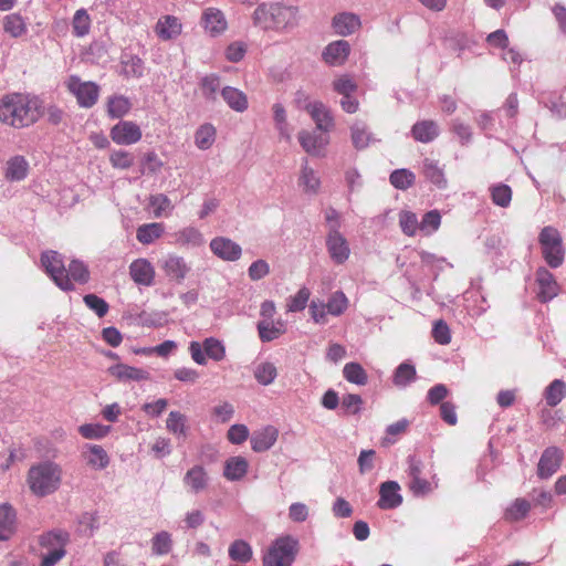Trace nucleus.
Wrapping results in <instances>:
<instances>
[{
  "mask_svg": "<svg viewBox=\"0 0 566 566\" xmlns=\"http://www.w3.org/2000/svg\"><path fill=\"white\" fill-rule=\"evenodd\" d=\"M407 463V475L409 478L408 488L412 495L416 497H424L431 494L434 489L438 488V480L433 476V481L430 482L422 476L424 469L422 460L416 455H409Z\"/></svg>",
  "mask_w": 566,
  "mask_h": 566,
  "instance_id": "423d86ee",
  "label": "nucleus"
},
{
  "mask_svg": "<svg viewBox=\"0 0 566 566\" xmlns=\"http://www.w3.org/2000/svg\"><path fill=\"white\" fill-rule=\"evenodd\" d=\"M164 233V224L154 222L143 224L137 229L136 238L143 244H150Z\"/></svg>",
  "mask_w": 566,
  "mask_h": 566,
  "instance_id": "37998d69",
  "label": "nucleus"
},
{
  "mask_svg": "<svg viewBox=\"0 0 566 566\" xmlns=\"http://www.w3.org/2000/svg\"><path fill=\"white\" fill-rule=\"evenodd\" d=\"M41 263L46 274L53 282L63 291H71L74 289L73 283L70 281L64 264V260L56 251H46L41 255Z\"/></svg>",
  "mask_w": 566,
  "mask_h": 566,
  "instance_id": "6e6552de",
  "label": "nucleus"
},
{
  "mask_svg": "<svg viewBox=\"0 0 566 566\" xmlns=\"http://www.w3.org/2000/svg\"><path fill=\"white\" fill-rule=\"evenodd\" d=\"M211 252L219 259L227 262H235L242 255L240 244L227 237H216L210 241Z\"/></svg>",
  "mask_w": 566,
  "mask_h": 566,
  "instance_id": "f8f14e48",
  "label": "nucleus"
},
{
  "mask_svg": "<svg viewBox=\"0 0 566 566\" xmlns=\"http://www.w3.org/2000/svg\"><path fill=\"white\" fill-rule=\"evenodd\" d=\"M65 274H67L71 282L73 280L80 283H85L90 277L87 266L77 260H73L69 264V269L66 270Z\"/></svg>",
  "mask_w": 566,
  "mask_h": 566,
  "instance_id": "e2e57ef3",
  "label": "nucleus"
},
{
  "mask_svg": "<svg viewBox=\"0 0 566 566\" xmlns=\"http://www.w3.org/2000/svg\"><path fill=\"white\" fill-rule=\"evenodd\" d=\"M419 223V230L426 235H429L439 229L441 223V216L439 211L431 210L423 214L422 220Z\"/></svg>",
  "mask_w": 566,
  "mask_h": 566,
  "instance_id": "052dcab7",
  "label": "nucleus"
},
{
  "mask_svg": "<svg viewBox=\"0 0 566 566\" xmlns=\"http://www.w3.org/2000/svg\"><path fill=\"white\" fill-rule=\"evenodd\" d=\"M83 449L87 465L94 470H104L109 464V457L102 446L86 443Z\"/></svg>",
  "mask_w": 566,
  "mask_h": 566,
  "instance_id": "b1692460",
  "label": "nucleus"
},
{
  "mask_svg": "<svg viewBox=\"0 0 566 566\" xmlns=\"http://www.w3.org/2000/svg\"><path fill=\"white\" fill-rule=\"evenodd\" d=\"M253 375L260 385L269 386L275 380L277 369L273 363L263 361L256 365Z\"/></svg>",
  "mask_w": 566,
  "mask_h": 566,
  "instance_id": "09e8293b",
  "label": "nucleus"
},
{
  "mask_svg": "<svg viewBox=\"0 0 566 566\" xmlns=\"http://www.w3.org/2000/svg\"><path fill=\"white\" fill-rule=\"evenodd\" d=\"M73 34L83 38L88 34L91 29V18L85 9H78L72 20Z\"/></svg>",
  "mask_w": 566,
  "mask_h": 566,
  "instance_id": "3c124183",
  "label": "nucleus"
},
{
  "mask_svg": "<svg viewBox=\"0 0 566 566\" xmlns=\"http://www.w3.org/2000/svg\"><path fill=\"white\" fill-rule=\"evenodd\" d=\"M159 266L165 276L177 284H181L191 271L190 264L184 256L175 253H168L159 261Z\"/></svg>",
  "mask_w": 566,
  "mask_h": 566,
  "instance_id": "9d476101",
  "label": "nucleus"
},
{
  "mask_svg": "<svg viewBox=\"0 0 566 566\" xmlns=\"http://www.w3.org/2000/svg\"><path fill=\"white\" fill-rule=\"evenodd\" d=\"M217 132L212 124L201 125L195 133V144L201 150L209 149L216 142Z\"/></svg>",
  "mask_w": 566,
  "mask_h": 566,
  "instance_id": "4c0bfd02",
  "label": "nucleus"
},
{
  "mask_svg": "<svg viewBox=\"0 0 566 566\" xmlns=\"http://www.w3.org/2000/svg\"><path fill=\"white\" fill-rule=\"evenodd\" d=\"M416 379V368L409 363L400 364L394 373L392 382L395 386L405 388Z\"/></svg>",
  "mask_w": 566,
  "mask_h": 566,
  "instance_id": "a18cd8bd",
  "label": "nucleus"
},
{
  "mask_svg": "<svg viewBox=\"0 0 566 566\" xmlns=\"http://www.w3.org/2000/svg\"><path fill=\"white\" fill-rule=\"evenodd\" d=\"M298 549V542L292 536L277 538L263 557V566H291Z\"/></svg>",
  "mask_w": 566,
  "mask_h": 566,
  "instance_id": "39448f33",
  "label": "nucleus"
},
{
  "mask_svg": "<svg viewBox=\"0 0 566 566\" xmlns=\"http://www.w3.org/2000/svg\"><path fill=\"white\" fill-rule=\"evenodd\" d=\"M129 275L136 284L150 286L155 280V268L147 259L140 258L130 263Z\"/></svg>",
  "mask_w": 566,
  "mask_h": 566,
  "instance_id": "f3484780",
  "label": "nucleus"
},
{
  "mask_svg": "<svg viewBox=\"0 0 566 566\" xmlns=\"http://www.w3.org/2000/svg\"><path fill=\"white\" fill-rule=\"evenodd\" d=\"M277 434V430L272 426H268L262 430L254 432L251 437L252 450L255 452H264L269 450L276 442Z\"/></svg>",
  "mask_w": 566,
  "mask_h": 566,
  "instance_id": "bb28decb",
  "label": "nucleus"
},
{
  "mask_svg": "<svg viewBox=\"0 0 566 566\" xmlns=\"http://www.w3.org/2000/svg\"><path fill=\"white\" fill-rule=\"evenodd\" d=\"M111 431L109 426L101 423H85L78 427V432L85 439H103Z\"/></svg>",
  "mask_w": 566,
  "mask_h": 566,
  "instance_id": "13d9d810",
  "label": "nucleus"
},
{
  "mask_svg": "<svg viewBox=\"0 0 566 566\" xmlns=\"http://www.w3.org/2000/svg\"><path fill=\"white\" fill-rule=\"evenodd\" d=\"M344 378L355 385L364 386L367 384V373L358 363H347L343 368Z\"/></svg>",
  "mask_w": 566,
  "mask_h": 566,
  "instance_id": "49530a36",
  "label": "nucleus"
},
{
  "mask_svg": "<svg viewBox=\"0 0 566 566\" xmlns=\"http://www.w3.org/2000/svg\"><path fill=\"white\" fill-rule=\"evenodd\" d=\"M491 198L494 205L506 208L512 200V189L510 186L499 182L490 187Z\"/></svg>",
  "mask_w": 566,
  "mask_h": 566,
  "instance_id": "8fccbe9b",
  "label": "nucleus"
},
{
  "mask_svg": "<svg viewBox=\"0 0 566 566\" xmlns=\"http://www.w3.org/2000/svg\"><path fill=\"white\" fill-rule=\"evenodd\" d=\"M566 395V384L562 379L553 380L544 391V398L549 407H556Z\"/></svg>",
  "mask_w": 566,
  "mask_h": 566,
  "instance_id": "79ce46f5",
  "label": "nucleus"
},
{
  "mask_svg": "<svg viewBox=\"0 0 566 566\" xmlns=\"http://www.w3.org/2000/svg\"><path fill=\"white\" fill-rule=\"evenodd\" d=\"M333 88L339 95L354 94L357 91V84L349 75H342L333 82Z\"/></svg>",
  "mask_w": 566,
  "mask_h": 566,
  "instance_id": "338daca9",
  "label": "nucleus"
},
{
  "mask_svg": "<svg viewBox=\"0 0 566 566\" xmlns=\"http://www.w3.org/2000/svg\"><path fill=\"white\" fill-rule=\"evenodd\" d=\"M563 452L556 447L546 448L537 464V475L539 479L546 480L558 471L563 461Z\"/></svg>",
  "mask_w": 566,
  "mask_h": 566,
  "instance_id": "ddd939ff",
  "label": "nucleus"
},
{
  "mask_svg": "<svg viewBox=\"0 0 566 566\" xmlns=\"http://www.w3.org/2000/svg\"><path fill=\"white\" fill-rule=\"evenodd\" d=\"M163 161L155 151L145 154L142 159V172L144 175H156L159 174L163 167Z\"/></svg>",
  "mask_w": 566,
  "mask_h": 566,
  "instance_id": "680f3d73",
  "label": "nucleus"
},
{
  "mask_svg": "<svg viewBox=\"0 0 566 566\" xmlns=\"http://www.w3.org/2000/svg\"><path fill=\"white\" fill-rule=\"evenodd\" d=\"M172 548V539L171 535L166 532L161 531L158 532L151 539V551L153 554L161 556L167 555Z\"/></svg>",
  "mask_w": 566,
  "mask_h": 566,
  "instance_id": "864d4df0",
  "label": "nucleus"
},
{
  "mask_svg": "<svg viewBox=\"0 0 566 566\" xmlns=\"http://www.w3.org/2000/svg\"><path fill=\"white\" fill-rule=\"evenodd\" d=\"M311 292L307 287H302L297 291L294 296H291L287 301L289 312H301L306 307L310 300Z\"/></svg>",
  "mask_w": 566,
  "mask_h": 566,
  "instance_id": "0e129e2a",
  "label": "nucleus"
},
{
  "mask_svg": "<svg viewBox=\"0 0 566 566\" xmlns=\"http://www.w3.org/2000/svg\"><path fill=\"white\" fill-rule=\"evenodd\" d=\"M3 30L12 38H20L27 33L28 28L24 19L18 13H11L3 19Z\"/></svg>",
  "mask_w": 566,
  "mask_h": 566,
  "instance_id": "58836bf2",
  "label": "nucleus"
},
{
  "mask_svg": "<svg viewBox=\"0 0 566 566\" xmlns=\"http://www.w3.org/2000/svg\"><path fill=\"white\" fill-rule=\"evenodd\" d=\"M305 109L308 112L312 119L315 122V129L328 133L334 126L333 116L327 106L324 105L322 102L314 101L313 103H306Z\"/></svg>",
  "mask_w": 566,
  "mask_h": 566,
  "instance_id": "aec40b11",
  "label": "nucleus"
},
{
  "mask_svg": "<svg viewBox=\"0 0 566 566\" xmlns=\"http://www.w3.org/2000/svg\"><path fill=\"white\" fill-rule=\"evenodd\" d=\"M252 21L263 31L286 32L297 25L298 8L280 1L263 2L255 8Z\"/></svg>",
  "mask_w": 566,
  "mask_h": 566,
  "instance_id": "f03ea898",
  "label": "nucleus"
},
{
  "mask_svg": "<svg viewBox=\"0 0 566 566\" xmlns=\"http://www.w3.org/2000/svg\"><path fill=\"white\" fill-rule=\"evenodd\" d=\"M399 226L406 235L413 237L419 230L420 223L416 213L403 210L399 213Z\"/></svg>",
  "mask_w": 566,
  "mask_h": 566,
  "instance_id": "4d7b16f0",
  "label": "nucleus"
},
{
  "mask_svg": "<svg viewBox=\"0 0 566 566\" xmlns=\"http://www.w3.org/2000/svg\"><path fill=\"white\" fill-rule=\"evenodd\" d=\"M411 134L418 142L430 143L439 135V127L433 120H421L412 126Z\"/></svg>",
  "mask_w": 566,
  "mask_h": 566,
  "instance_id": "2f4dec72",
  "label": "nucleus"
},
{
  "mask_svg": "<svg viewBox=\"0 0 566 566\" xmlns=\"http://www.w3.org/2000/svg\"><path fill=\"white\" fill-rule=\"evenodd\" d=\"M364 401L359 395L347 394L340 400V415L354 416L358 415L363 409Z\"/></svg>",
  "mask_w": 566,
  "mask_h": 566,
  "instance_id": "603ef678",
  "label": "nucleus"
},
{
  "mask_svg": "<svg viewBox=\"0 0 566 566\" xmlns=\"http://www.w3.org/2000/svg\"><path fill=\"white\" fill-rule=\"evenodd\" d=\"M537 297L541 302L546 303L556 297L559 293V285L555 276L545 268L536 271Z\"/></svg>",
  "mask_w": 566,
  "mask_h": 566,
  "instance_id": "2eb2a0df",
  "label": "nucleus"
},
{
  "mask_svg": "<svg viewBox=\"0 0 566 566\" xmlns=\"http://www.w3.org/2000/svg\"><path fill=\"white\" fill-rule=\"evenodd\" d=\"M220 87V78L214 74L207 75L200 81L202 96L208 101H214Z\"/></svg>",
  "mask_w": 566,
  "mask_h": 566,
  "instance_id": "bf43d9fd",
  "label": "nucleus"
},
{
  "mask_svg": "<svg viewBox=\"0 0 566 566\" xmlns=\"http://www.w3.org/2000/svg\"><path fill=\"white\" fill-rule=\"evenodd\" d=\"M69 91L76 97L81 107L90 108L97 102L99 87L94 82H82L76 75L70 76L67 81Z\"/></svg>",
  "mask_w": 566,
  "mask_h": 566,
  "instance_id": "1a4fd4ad",
  "label": "nucleus"
},
{
  "mask_svg": "<svg viewBox=\"0 0 566 566\" xmlns=\"http://www.w3.org/2000/svg\"><path fill=\"white\" fill-rule=\"evenodd\" d=\"M248 469L249 463L245 458L231 457L224 463L223 475L229 481H239L245 476Z\"/></svg>",
  "mask_w": 566,
  "mask_h": 566,
  "instance_id": "c756f323",
  "label": "nucleus"
},
{
  "mask_svg": "<svg viewBox=\"0 0 566 566\" xmlns=\"http://www.w3.org/2000/svg\"><path fill=\"white\" fill-rule=\"evenodd\" d=\"M122 73L126 77H142L144 74L143 60L134 54L125 53L120 60Z\"/></svg>",
  "mask_w": 566,
  "mask_h": 566,
  "instance_id": "c9c22d12",
  "label": "nucleus"
},
{
  "mask_svg": "<svg viewBox=\"0 0 566 566\" xmlns=\"http://www.w3.org/2000/svg\"><path fill=\"white\" fill-rule=\"evenodd\" d=\"M531 511V503L525 499H516L505 510L504 518L509 522H518L525 518Z\"/></svg>",
  "mask_w": 566,
  "mask_h": 566,
  "instance_id": "ea45409f",
  "label": "nucleus"
},
{
  "mask_svg": "<svg viewBox=\"0 0 566 566\" xmlns=\"http://www.w3.org/2000/svg\"><path fill=\"white\" fill-rule=\"evenodd\" d=\"M132 108L130 101L124 95H115L108 98L107 114L111 118H122Z\"/></svg>",
  "mask_w": 566,
  "mask_h": 566,
  "instance_id": "e433bc0d",
  "label": "nucleus"
},
{
  "mask_svg": "<svg viewBox=\"0 0 566 566\" xmlns=\"http://www.w3.org/2000/svg\"><path fill=\"white\" fill-rule=\"evenodd\" d=\"M326 247L331 259L337 263L343 264L348 260L350 249L345 237L339 233H327Z\"/></svg>",
  "mask_w": 566,
  "mask_h": 566,
  "instance_id": "a211bd4d",
  "label": "nucleus"
},
{
  "mask_svg": "<svg viewBox=\"0 0 566 566\" xmlns=\"http://www.w3.org/2000/svg\"><path fill=\"white\" fill-rule=\"evenodd\" d=\"M175 243L187 249L200 248L205 244V237L201 231L195 227H186L175 234Z\"/></svg>",
  "mask_w": 566,
  "mask_h": 566,
  "instance_id": "a878e982",
  "label": "nucleus"
},
{
  "mask_svg": "<svg viewBox=\"0 0 566 566\" xmlns=\"http://www.w3.org/2000/svg\"><path fill=\"white\" fill-rule=\"evenodd\" d=\"M17 531V512L8 503L0 504V542L9 541Z\"/></svg>",
  "mask_w": 566,
  "mask_h": 566,
  "instance_id": "4be33fe9",
  "label": "nucleus"
},
{
  "mask_svg": "<svg viewBox=\"0 0 566 566\" xmlns=\"http://www.w3.org/2000/svg\"><path fill=\"white\" fill-rule=\"evenodd\" d=\"M111 138L117 145H133L138 143L143 133L140 127L132 120H120L111 129Z\"/></svg>",
  "mask_w": 566,
  "mask_h": 566,
  "instance_id": "9b49d317",
  "label": "nucleus"
},
{
  "mask_svg": "<svg viewBox=\"0 0 566 566\" xmlns=\"http://www.w3.org/2000/svg\"><path fill=\"white\" fill-rule=\"evenodd\" d=\"M201 23L205 30L212 36L223 33L228 27L223 12L217 8L205 9Z\"/></svg>",
  "mask_w": 566,
  "mask_h": 566,
  "instance_id": "412c9836",
  "label": "nucleus"
},
{
  "mask_svg": "<svg viewBox=\"0 0 566 566\" xmlns=\"http://www.w3.org/2000/svg\"><path fill=\"white\" fill-rule=\"evenodd\" d=\"M166 428L178 439H186L188 434L187 417L180 411H170L166 420Z\"/></svg>",
  "mask_w": 566,
  "mask_h": 566,
  "instance_id": "f704fd0d",
  "label": "nucleus"
},
{
  "mask_svg": "<svg viewBox=\"0 0 566 566\" xmlns=\"http://www.w3.org/2000/svg\"><path fill=\"white\" fill-rule=\"evenodd\" d=\"M325 305L327 313L333 316H339L347 310L348 298L342 291H336L331 295L328 302Z\"/></svg>",
  "mask_w": 566,
  "mask_h": 566,
  "instance_id": "5fc2aeb1",
  "label": "nucleus"
},
{
  "mask_svg": "<svg viewBox=\"0 0 566 566\" xmlns=\"http://www.w3.org/2000/svg\"><path fill=\"white\" fill-rule=\"evenodd\" d=\"M69 542V533L63 530H52L42 534L39 538V544L46 551L56 549V547L65 548Z\"/></svg>",
  "mask_w": 566,
  "mask_h": 566,
  "instance_id": "72a5a7b5",
  "label": "nucleus"
},
{
  "mask_svg": "<svg viewBox=\"0 0 566 566\" xmlns=\"http://www.w3.org/2000/svg\"><path fill=\"white\" fill-rule=\"evenodd\" d=\"M542 254L548 266L559 268L565 258V249L559 231L551 226L544 227L538 235Z\"/></svg>",
  "mask_w": 566,
  "mask_h": 566,
  "instance_id": "20e7f679",
  "label": "nucleus"
},
{
  "mask_svg": "<svg viewBox=\"0 0 566 566\" xmlns=\"http://www.w3.org/2000/svg\"><path fill=\"white\" fill-rule=\"evenodd\" d=\"M270 273V265L265 260L259 259L252 262L248 269L251 281H259Z\"/></svg>",
  "mask_w": 566,
  "mask_h": 566,
  "instance_id": "774afa93",
  "label": "nucleus"
},
{
  "mask_svg": "<svg viewBox=\"0 0 566 566\" xmlns=\"http://www.w3.org/2000/svg\"><path fill=\"white\" fill-rule=\"evenodd\" d=\"M258 332L262 342H271L279 338L283 333V324H274L272 321L262 319L258 323Z\"/></svg>",
  "mask_w": 566,
  "mask_h": 566,
  "instance_id": "de8ad7c7",
  "label": "nucleus"
},
{
  "mask_svg": "<svg viewBox=\"0 0 566 566\" xmlns=\"http://www.w3.org/2000/svg\"><path fill=\"white\" fill-rule=\"evenodd\" d=\"M41 102L36 96L11 93L0 98V122L14 128H24L41 117Z\"/></svg>",
  "mask_w": 566,
  "mask_h": 566,
  "instance_id": "f257e3e1",
  "label": "nucleus"
},
{
  "mask_svg": "<svg viewBox=\"0 0 566 566\" xmlns=\"http://www.w3.org/2000/svg\"><path fill=\"white\" fill-rule=\"evenodd\" d=\"M328 140L327 133L323 130L313 129L298 133V142L303 149L310 155H322Z\"/></svg>",
  "mask_w": 566,
  "mask_h": 566,
  "instance_id": "4468645a",
  "label": "nucleus"
},
{
  "mask_svg": "<svg viewBox=\"0 0 566 566\" xmlns=\"http://www.w3.org/2000/svg\"><path fill=\"white\" fill-rule=\"evenodd\" d=\"M108 374L118 381H144L150 378L147 370L125 364H115L107 369Z\"/></svg>",
  "mask_w": 566,
  "mask_h": 566,
  "instance_id": "6ab92c4d",
  "label": "nucleus"
},
{
  "mask_svg": "<svg viewBox=\"0 0 566 566\" xmlns=\"http://www.w3.org/2000/svg\"><path fill=\"white\" fill-rule=\"evenodd\" d=\"M148 208L155 218H161L169 216L174 206L167 196L159 193L150 196Z\"/></svg>",
  "mask_w": 566,
  "mask_h": 566,
  "instance_id": "a19ab883",
  "label": "nucleus"
},
{
  "mask_svg": "<svg viewBox=\"0 0 566 566\" xmlns=\"http://www.w3.org/2000/svg\"><path fill=\"white\" fill-rule=\"evenodd\" d=\"M221 96L227 105L238 113L247 111L249 106L247 95L239 88L226 86L221 90Z\"/></svg>",
  "mask_w": 566,
  "mask_h": 566,
  "instance_id": "7c9ffc66",
  "label": "nucleus"
},
{
  "mask_svg": "<svg viewBox=\"0 0 566 566\" xmlns=\"http://www.w3.org/2000/svg\"><path fill=\"white\" fill-rule=\"evenodd\" d=\"M29 171V163L23 156L17 155L7 163L6 177H25Z\"/></svg>",
  "mask_w": 566,
  "mask_h": 566,
  "instance_id": "6e6d98bb",
  "label": "nucleus"
},
{
  "mask_svg": "<svg viewBox=\"0 0 566 566\" xmlns=\"http://www.w3.org/2000/svg\"><path fill=\"white\" fill-rule=\"evenodd\" d=\"M352 142L356 149H364L371 143L376 142L374 134L369 130L368 125L363 120H356L350 126Z\"/></svg>",
  "mask_w": 566,
  "mask_h": 566,
  "instance_id": "cd10ccee",
  "label": "nucleus"
},
{
  "mask_svg": "<svg viewBox=\"0 0 566 566\" xmlns=\"http://www.w3.org/2000/svg\"><path fill=\"white\" fill-rule=\"evenodd\" d=\"M349 52V43L345 40H338L325 48L323 59L329 65H342L347 60Z\"/></svg>",
  "mask_w": 566,
  "mask_h": 566,
  "instance_id": "5701e85b",
  "label": "nucleus"
},
{
  "mask_svg": "<svg viewBox=\"0 0 566 566\" xmlns=\"http://www.w3.org/2000/svg\"><path fill=\"white\" fill-rule=\"evenodd\" d=\"M359 27L360 20L354 13H339L333 19V28L335 32L343 36L354 33Z\"/></svg>",
  "mask_w": 566,
  "mask_h": 566,
  "instance_id": "c85d7f7f",
  "label": "nucleus"
},
{
  "mask_svg": "<svg viewBox=\"0 0 566 566\" xmlns=\"http://www.w3.org/2000/svg\"><path fill=\"white\" fill-rule=\"evenodd\" d=\"M402 496L400 485L396 481H386L380 484L377 506L381 510H392L400 506Z\"/></svg>",
  "mask_w": 566,
  "mask_h": 566,
  "instance_id": "dca6fc26",
  "label": "nucleus"
},
{
  "mask_svg": "<svg viewBox=\"0 0 566 566\" xmlns=\"http://www.w3.org/2000/svg\"><path fill=\"white\" fill-rule=\"evenodd\" d=\"M251 545L243 539H235L229 547V557L239 563H248L252 559Z\"/></svg>",
  "mask_w": 566,
  "mask_h": 566,
  "instance_id": "c03bdc74",
  "label": "nucleus"
},
{
  "mask_svg": "<svg viewBox=\"0 0 566 566\" xmlns=\"http://www.w3.org/2000/svg\"><path fill=\"white\" fill-rule=\"evenodd\" d=\"M182 25L178 18L165 15L160 18L155 27V32L164 41L172 40L181 33Z\"/></svg>",
  "mask_w": 566,
  "mask_h": 566,
  "instance_id": "393cba45",
  "label": "nucleus"
},
{
  "mask_svg": "<svg viewBox=\"0 0 566 566\" xmlns=\"http://www.w3.org/2000/svg\"><path fill=\"white\" fill-rule=\"evenodd\" d=\"M184 483L195 493L205 490L208 484V475L203 467L195 465L189 469L185 474Z\"/></svg>",
  "mask_w": 566,
  "mask_h": 566,
  "instance_id": "473e14b6",
  "label": "nucleus"
},
{
  "mask_svg": "<svg viewBox=\"0 0 566 566\" xmlns=\"http://www.w3.org/2000/svg\"><path fill=\"white\" fill-rule=\"evenodd\" d=\"M62 479L61 468L51 461L32 465L28 472V484L36 496H46L54 493Z\"/></svg>",
  "mask_w": 566,
  "mask_h": 566,
  "instance_id": "7ed1b4c3",
  "label": "nucleus"
},
{
  "mask_svg": "<svg viewBox=\"0 0 566 566\" xmlns=\"http://www.w3.org/2000/svg\"><path fill=\"white\" fill-rule=\"evenodd\" d=\"M189 353L192 360L198 365H206L207 358L221 361L226 357L223 343L216 337H207L202 343L192 340L189 344Z\"/></svg>",
  "mask_w": 566,
  "mask_h": 566,
  "instance_id": "0eeeda50",
  "label": "nucleus"
},
{
  "mask_svg": "<svg viewBox=\"0 0 566 566\" xmlns=\"http://www.w3.org/2000/svg\"><path fill=\"white\" fill-rule=\"evenodd\" d=\"M85 305L95 312L98 317H104L108 312V304L102 297L95 294H87L83 298Z\"/></svg>",
  "mask_w": 566,
  "mask_h": 566,
  "instance_id": "69168bd1",
  "label": "nucleus"
}]
</instances>
